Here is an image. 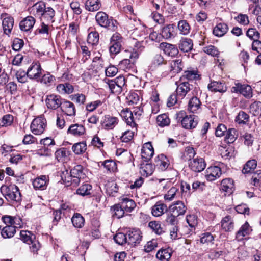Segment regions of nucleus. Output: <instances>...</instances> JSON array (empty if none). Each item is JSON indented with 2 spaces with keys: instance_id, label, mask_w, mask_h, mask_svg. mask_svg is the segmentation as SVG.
<instances>
[{
  "instance_id": "37",
  "label": "nucleus",
  "mask_w": 261,
  "mask_h": 261,
  "mask_svg": "<svg viewBox=\"0 0 261 261\" xmlns=\"http://www.w3.org/2000/svg\"><path fill=\"white\" fill-rule=\"evenodd\" d=\"M221 223L222 228L225 231H231L233 229V221L230 216H226L223 218Z\"/></svg>"
},
{
  "instance_id": "52",
  "label": "nucleus",
  "mask_w": 261,
  "mask_h": 261,
  "mask_svg": "<svg viewBox=\"0 0 261 261\" xmlns=\"http://www.w3.org/2000/svg\"><path fill=\"white\" fill-rule=\"evenodd\" d=\"M249 116L244 111H240L236 117L235 121L239 124H246L249 121Z\"/></svg>"
},
{
  "instance_id": "22",
  "label": "nucleus",
  "mask_w": 261,
  "mask_h": 261,
  "mask_svg": "<svg viewBox=\"0 0 261 261\" xmlns=\"http://www.w3.org/2000/svg\"><path fill=\"white\" fill-rule=\"evenodd\" d=\"M60 108L61 111L67 116H74L75 115V108L74 105L71 101L64 99Z\"/></svg>"
},
{
  "instance_id": "23",
  "label": "nucleus",
  "mask_w": 261,
  "mask_h": 261,
  "mask_svg": "<svg viewBox=\"0 0 261 261\" xmlns=\"http://www.w3.org/2000/svg\"><path fill=\"white\" fill-rule=\"evenodd\" d=\"M119 203L126 213L132 212L136 206L133 199L126 197H120Z\"/></svg>"
},
{
  "instance_id": "9",
  "label": "nucleus",
  "mask_w": 261,
  "mask_h": 261,
  "mask_svg": "<svg viewBox=\"0 0 261 261\" xmlns=\"http://www.w3.org/2000/svg\"><path fill=\"white\" fill-rule=\"evenodd\" d=\"M46 126V120L43 116L35 118L31 123L30 128L32 132L36 135L42 134Z\"/></svg>"
},
{
  "instance_id": "58",
  "label": "nucleus",
  "mask_w": 261,
  "mask_h": 261,
  "mask_svg": "<svg viewBox=\"0 0 261 261\" xmlns=\"http://www.w3.org/2000/svg\"><path fill=\"white\" fill-rule=\"evenodd\" d=\"M108 85L111 92L116 94H119L123 89L120 87L113 80H108Z\"/></svg>"
},
{
  "instance_id": "33",
  "label": "nucleus",
  "mask_w": 261,
  "mask_h": 261,
  "mask_svg": "<svg viewBox=\"0 0 261 261\" xmlns=\"http://www.w3.org/2000/svg\"><path fill=\"white\" fill-rule=\"evenodd\" d=\"M174 25L173 24H167L164 26L161 31L162 38L165 39H170L174 37Z\"/></svg>"
},
{
  "instance_id": "13",
  "label": "nucleus",
  "mask_w": 261,
  "mask_h": 261,
  "mask_svg": "<svg viewBox=\"0 0 261 261\" xmlns=\"http://www.w3.org/2000/svg\"><path fill=\"white\" fill-rule=\"evenodd\" d=\"M118 119L110 115H105L101 121L102 127L106 130L113 129L118 123Z\"/></svg>"
},
{
  "instance_id": "21",
  "label": "nucleus",
  "mask_w": 261,
  "mask_h": 261,
  "mask_svg": "<svg viewBox=\"0 0 261 261\" xmlns=\"http://www.w3.org/2000/svg\"><path fill=\"white\" fill-rule=\"evenodd\" d=\"M193 89V86L188 82H184L180 83L176 90L179 99H183L186 94Z\"/></svg>"
},
{
  "instance_id": "55",
  "label": "nucleus",
  "mask_w": 261,
  "mask_h": 261,
  "mask_svg": "<svg viewBox=\"0 0 261 261\" xmlns=\"http://www.w3.org/2000/svg\"><path fill=\"white\" fill-rule=\"evenodd\" d=\"M257 162L255 160H252L248 161L245 165L242 172L244 174L251 173L252 171L256 167Z\"/></svg>"
},
{
  "instance_id": "31",
  "label": "nucleus",
  "mask_w": 261,
  "mask_h": 261,
  "mask_svg": "<svg viewBox=\"0 0 261 261\" xmlns=\"http://www.w3.org/2000/svg\"><path fill=\"white\" fill-rule=\"evenodd\" d=\"M166 211V205L161 201H158L152 207L151 213L155 217H159L162 215Z\"/></svg>"
},
{
  "instance_id": "2",
  "label": "nucleus",
  "mask_w": 261,
  "mask_h": 261,
  "mask_svg": "<svg viewBox=\"0 0 261 261\" xmlns=\"http://www.w3.org/2000/svg\"><path fill=\"white\" fill-rule=\"evenodd\" d=\"M1 192L8 201L19 202L21 195L18 187L14 184L4 185L1 186Z\"/></svg>"
},
{
  "instance_id": "35",
  "label": "nucleus",
  "mask_w": 261,
  "mask_h": 261,
  "mask_svg": "<svg viewBox=\"0 0 261 261\" xmlns=\"http://www.w3.org/2000/svg\"><path fill=\"white\" fill-rule=\"evenodd\" d=\"M110 210L112 217L117 219L122 218L125 213L120 203L111 206Z\"/></svg>"
},
{
  "instance_id": "62",
  "label": "nucleus",
  "mask_w": 261,
  "mask_h": 261,
  "mask_svg": "<svg viewBox=\"0 0 261 261\" xmlns=\"http://www.w3.org/2000/svg\"><path fill=\"white\" fill-rule=\"evenodd\" d=\"M127 102L129 105L137 104L139 101V96L138 93L131 92L126 97Z\"/></svg>"
},
{
  "instance_id": "3",
  "label": "nucleus",
  "mask_w": 261,
  "mask_h": 261,
  "mask_svg": "<svg viewBox=\"0 0 261 261\" xmlns=\"http://www.w3.org/2000/svg\"><path fill=\"white\" fill-rule=\"evenodd\" d=\"M140 51L138 49H131L125 50L124 56L126 58L119 63L120 68L124 70L132 68L135 64L136 60L139 58Z\"/></svg>"
},
{
  "instance_id": "5",
  "label": "nucleus",
  "mask_w": 261,
  "mask_h": 261,
  "mask_svg": "<svg viewBox=\"0 0 261 261\" xmlns=\"http://www.w3.org/2000/svg\"><path fill=\"white\" fill-rule=\"evenodd\" d=\"M97 23L101 27L107 28L114 31L117 28V21L111 18H109L108 15L105 12H98L95 16Z\"/></svg>"
},
{
  "instance_id": "51",
  "label": "nucleus",
  "mask_w": 261,
  "mask_h": 261,
  "mask_svg": "<svg viewBox=\"0 0 261 261\" xmlns=\"http://www.w3.org/2000/svg\"><path fill=\"white\" fill-rule=\"evenodd\" d=\"M105 187L107 194L112 196H114L118 190L117 184L114 181L109 182L106 185Z\"/></svg>"
},
{
  "instance_id": "40",
  "label": "nucleus",
  "mask_w": 261,
  "mask_h": 261,
  "mask_svg": "<svg viewBox=\"0 0 261 261\" xmlns=\"http://www.w3.org/2000/svg\"><path fill=\"white\" fill-rule=\"evenodd\" d=\"M100 7L101 3L99 0H87L85 3V8L89 11H96Z\"/></svg>"
},
{
  "instance_id": "64",
  "label": "nucleus",
  "mask_w": 261,
  "mask_h": 261,
  "mask_svg": "<svg viewBox=\"0 0 261 261\" xmlns=\"http://www.w3.org/2000/svg\"><path fill=\"white\" fill-rule=\"evenodd\" d=\"M115 242L119 245H123L127 243V236L123 233H117L114 237Z\"/></svg>"
},
{
  "instance_id": "15",
  "label": "nucleus",
  "mask_w": 261,
  "mask_h": 261,
  "mask_svg": "<svg viewBox=\"0 0 261 261\" xmlns=\"http://www.w3.org/2000/svg\"><path fill=\"white\" fill-rule=\"evenodd\" d=\"M221 174V169L219 167L217 166H211L206 170L205 177L207 180L213 181L219 178Z\"/></svg>"
},
{
  "instance_id": "32",
  "label": "nucleus",
  "mask_w": 261,
  "mask_h": 261,
  "mask_svg": "<svg viewBox=\"0 0 261 261\" xmlns=\"http://www.w3.org/2000/svg\"><path fill=\"white\" fill-rule=\"evenodd\" d=\"M221 189L228 194H231L234 189V181L229 178L224 179L222 180Z\"/></svg>"
},
{
  "instance_id": "48",
  "label": "nucleus",
  "mask_w": 261,
  "mask_h": 261,
  "mask_svg": "<svg viewBox=\"0 0 261 261\" xmlns=\"http://www.w3.org/2000/svg\"><path fill=\"white\" fill-rule=\"evenodd\" d=\"M170 67L173 73H179L182 70L184 65L180 59H176L171 61Z\"/></svg>"
},
{
  "instance_id": "41",
  "label": "nucleus",
  "mask_w": 261,
  "mask_h": 261,
  "mask_svg": "<svg viewBox=\"0 0 261 261\" xmlns=\"http://www.w3.org/2000/svg\"><path fill=\"white\" fill-rule=\"evenodd\" d=\"M171 250L170 248L161 249L156 254V257L162 261H168L171 257Z\"/></svg>"
},
{
  "instance_id": "27",
  "label": "nucleus",
  "mask_w": 261,
  "mask_h": 261,
  "mask_svg": "<svg viewBox=\"0 0 261 261\" xmlns=\"http://www.w3.org/2000/svg\"><path fill=\"white\" fill-rule=\"evenodd\" d=\"M155 164L160 170L165 171L169 165V161L166 156L163 154H161L155 158Z\"/></svg>"
},
{
  "instance_id": "57",
  "label": "nucleus",
  "mask_w": 261,
  "mask_h": 261,
  "mask_svg": "<svg viewBox=\"0 0 261 261\" xmlns=\"http://www.w3.org/2000/svg\"><path fill=\"white\" fill-rule=\"evenodd\" d=\"M200 75L196 70H186L184 72L182 77L188 80H194L199 78Z\"/></svg>"
},
{
  "instance_id": "8",
  "label": "nucleus",
  "mask_w": 261,
  "mask_h": 261,
  "mask_svg": "<svg viewBox=\"0 0 261 261\" xmlns=\"http://www.w3.org/2000/svg\"><path fill=\"white\" fill-rule=\"evenodd\" d=\"M123 38L120 34L116 33L114 34L110 39V45L109 51L111 55L118 54L121 50Z\"/></svg>"
},
{
  "instance_id": "47",
  "label": "nucleus",
  "mask_w": 261,
  "mask_h": 261,
  "mask_svg": "<svg viewBox=\"0 0 261 261\" xmlns=\"http://www.w3.org/2000/svg\"><path fill=\"white\" fill-rule=\"evenodd\" d=\"M178 194V188L176 186L172 187L164 196V199L166 201H171L175 198L177 197Z\"/></svg>"
},
{
  "instance_id": "29",
  "label": "nucleus",
  "mask_w": 261,
  "mask_h": 261,
  "mask_svg": "<svg viewBox=\"0 0 261 261\" xmlns=\"http://www.w3.org/2000/svg\"><path fill=\"white\" fill-rule=\"evenodd\" d=\"M35 21V19L33 16H29L20 21L19 23L20 28L22 31H28L33 27Z\"/></svg>"
},
{
  "instance_id": "6",
  "label": "nucleus",
  "mask_w": 261,
  "mask_h": 261,
  "mask_svg": "<svg viewBox=\"0 0 261 261\" xmlns=\"http://www.w3.org/2000/svg\"><path fill=\"white\" fill-rule=\"evenodd\" d=\"M20 239L24 243L30 245L32 251L36 252L40 248V244L36 240L35 236L31 231L21 230L20 232Z\"/></svg>"
},
{
  "instance_id": "36",
  "label": "nucleus",
  "mask_w": 261,
  "mask_h": 261,
  "mask_svg": "<svg viewBox=\"0 0 261 261\" xmlns=\"http://www.w3.org/2000/svg\"><path fill=\"white\" fill-rule=\"evenodd\" d=\"M177 29L180 34L188 35L191 30V26L186 20H181L178 22Z\"/></svg>"
},
{
  "instance_id": "63",
  "label": "nucleus",
  "mask_w": 261,
  "mask_h": 261,
  "mask_svg": "<svg viewBox=\"0 0 261 261\" xmlns=\"http://www.w3.org/2000/svg\"><path fill=\"white\" fill-rule=\"evenodd\" d=\"M13 122V116L10 114L4 115L0 120L1 126H8L11 125Z\"/></svg>"
},
{
  "instance_id": "26",
  "label": "nucleus",
  "mask_w": 261,
  "mask_h": 261,
  "mask_svg": "<svg viewBox=\"0 0 261 261\" xmlns=\"http://www.w3.org/2000/svg\"><path fill=\"white\" fill-rule=\"evenodd\" d=\"M160 46L165 54L169 56L175 57L179 53L177 47L175 45L166 42H162L160 44Z\"/></svg>"
},
{
  "instance_id": "49",
  "label": "nucleus",
  "mask_w": 261,
  "mask_h": 261,
  "mask_svg": "<svg viewBox=\"0 0 261 261\" xmlns=\"http://www.w3.org/2000/svg\"><path fill=\"white\" fill-rule=\"evenodd\" d=\"M249 111L254 116H261V102L254 101L250 105Z\"/></svg>"
},
{
  "instance_id": "53",
  "label": "nucleus",
  "mask_w": 261,
  "mask_h": 261,
  "mask_svg": "<svg viewBox=\"0 0 261 261\" xmlns=\"http://www.w3.org/2000/svg\"><path fill=\"white\" fill-rule=\"evenodd\" d=\"M55 81V77L48 72L44 74L40 79L41 83L47 86H49L52 85Z\"/></svg>"
},
{
  "instance_id": "59",
  "label": "nucleus",
  "mask_w": 261,
  "mask_h": 261,
  "mask_svg": "<svg viewBox=\"0 0 261 261\" xmlns=\"http://www.w3.org/2000/svg\"><path fill=\"white\" fill-rule=\"evenodd\" d=\"M149 227L157 234H162L164 231L161 227V224L159 222L151 221L149 223Z\"/></svg>"
},
{
  "instance_id": "20",
  "label": "nucleus",
  "mask_w": 261,
  "mask_h": 261,
  "mask_svg": "<svg viewBox=\"0 0 261 261\" xmlns=\"http://www.w3.org/2000/svg\"><path fill=\"white\" fill-rule=\"evenodd\" d=\"M86 133L84 125L77 123L71 125L68 130L67 134L75 137H83Z\"/></svg>"
},
{
  "instance_id": "61",
  "label": "nucleus",
  "mask_w": 261,
  "mask_h": 261,
  "mask_svg": "<svg viewBox=\"0 0 261 261\" xmlns=\"http://www.w3.org/2000/svg\"><path fill=\"white\" fill-rule=\"evenodd\" d=\"M156 122L159 126L163 127L169 124L170 119L166 114H163L157 117Z\"/></svg>"
},
{
  "instance_id": "56",
  "label": "nucleus",
  "mask_w": 261,
  "mask_h": 261,
  "mask_svg": "<svg viewBox=\"0 0 261 261\" xmlns=\"http://www.w3.org/2000/svg\"><path fill=\"white\" fill-rule=\"evenodd\" d=\"M99 34L96 31H92L89 33L87 37V42L92 45H96L99 42Z\"/></svg>"
},
{
  "instance_id": "25",
  "label": "nucleus",
  "mask_w": 261,
  "mask_h": 261,
  "mask_svg": "<svg viewBox=\"0 0 261 261\" xmlns=\"http://www.w3.org/2000/svg\"><path fill=\"white\" fill-rule=\"evenodd\" d=\"M154 154V149L151 143L144 144L141 151V156L144 161H149Z\"/></svg>"
},
{
  "instance_id": "60",
  "label": "nucleus",
  "mask_w": 261,
  "mask_h": 261,
  "mask_svg": "<svg viewBox=\"0 0 261 261\" xmlns=\"http://www.w3.org/2000/svg\"><path fill=\"white\" fill-rule=\"evenodd\" d=\"M153 170L154 167L153 165L149 163L142 165L141 168V172L143 175H146V176L151 175L153 172Z\"/></svg>"
},
{
  "instance_id": "28",
  "label": "nucleus",
  "mask_w": 261,
  "mask_h": 261,
  "mask_svg": "<svg viewBox=\"0 0 261 261\" xmlns=\"http://www.w3.org/2000/svg\"><path fill=\"white\" fill-rule=\"evenodd\" d=\"M178 47L182 52H189L193 49V43L191 39L181 38L178 43Z\"/></svg>"
},
{
  "instance_id": "30",
  "label": "nucleus",
  "mask_w": 261,
  "mask_h": 261,
  "mask_svg": "<svg viewBox=\"0 0 261 261\" xmlns=\"http://www.w3.org/2000/svg\"><path fill=\"white\" fill-rule=\"evenodd\" d=\"M252 229L248 223L246 222L237 232L236 238L238 241H242L245 236L249 235Z\"/></svg>"
},
{
  "instance_id": "1",
  "label": "nucleus",
  "mask_w": 261,
  "mask_h": 261,
  "mask_svg": "<svg viewBox=\"0 0 261 261\" xmlns=\"http://www.w3.org/2000/svg\"><path fill=\"white\" fill-rule=\"evenodd\" d=\"M30 14L41 20L44 19L47 21L54 22L55 11L51 7H47L46 4L42 2H38L29 8Z\"/></svg>"
},
{
  "instance_id": "4",
  "label": "nucleus",
  "mask_w": 261,
  "mask_h": 261,
  "mask_svg": "<svg viewBox=\"0 0 261 261\" xmlns=\"http://www.w3.org/2000/svg\"><path fill=\"white\" fill-rule=\"evenodd\" d=\"M177 119L181 121L182 126L186 129L195 128L198 122V117L194 115H186L184 111H181L177 113Z\"/></svg>"
},
{
  "instance_id": "44",
  "label": "nucleus",
  "mask_w": 261,
  "mask_h": 261,
  "mask_svg": "<svg viewBox=\"0 0 261 261\" xmlns=\"http://www.w3.org/2000/svg\"><path fill=\"white\" fill-rule=\"evenodd\" d=\"M238 136L237 129L233 128L227 129L225 137V141L228 143H232L235 141Z\"/></svg>"
},
{
  "instance_id": "50",
  "label": "nucleus",
  "mask_w": 261,
  "mask_h": 261,
  "mask_svg": "<svg viewBox=\"0 0 261 261\" xmlns=\"http://www.w3.org/2000/svg\"><path fill=\"white\" fill-rule=\"evenodd\" d=\"M72 149L76 154H82L87 149L86 143L84 141L75 143L72 146Z\"/></svg>"
},
{
  "instance_id": "12",
  "label": "nucleus",
  "mask_w": 261,
  "mask_h": 261,
  "mask_svg": "<svg viewBox=\"0 0 261 261\" xmlns=\"http://www.w3.org/2000/svg\"><path fill=\"white\" fill-rule=\"evenodd\" d=\"M63 99L58 95L50 94L47 95L45 99L46 106L48 109L57 110L60 108Z\"/></svg>"
},
{
  "instance_id": "34",
  "label": "nucleus",
  "mask_w": 261,
  "mask_h": 261,
  "mask_svg": "<svg viewBox=\"0 0 261 261\" xmlns=\"http://www.w3.org/2000/svg\"><path fill=\"white\" fill-rule=\"evenodd\" d=\"M56 89L61 94H69L74 91V87L70 83H66L58 85Z\"/></svg>"
},
{
  "instance_id": "19",
  "label": "nucleus",
  "mask_w": 261,
  "mask_h": 261,
  "mask_svg": "<svg viewBox=\"0 0 261 261\" xmlns=\"http://www.w3.org/2000/svg\"><path fill=\"white\" fill-rule=\"evenodd\" d=\"M208 89L214 92L224 93L227 91V88L224 81H211L207 86Z\"/></svg>"
},
{
  "instance_id": "11",
  "label": "nucleus",
  "mask_w": 261,
  "mask_h": 261,
  "mask_svg": "<svg viewBox=\"0 0 261 261\" xmlns=\"http://www.w3.org/2000/svg\"><path fill=\"white\" fill-rule=\"evenodd\" d=\"M42 70L40 63L38 61L33 62L27 70V76L30 79L38 80L41 76Z\"/></svg>"
},
{
  "instance_id": "45",
  "label": "nucleus",
  "mask_w": 261,
  "mask_h": 261,
  "mask_svg": "<svg viewBox=\"0 0 261 261\" xmlns=\"http://www.w3.org/2000/svg\"><path fill=\"white\" fill-rule=\"evenodd\" d=\"M92 187L89 184H85L81 186L76 190V193L82 196L90 195L91 193Z\"/></svg>"
},
{
  "instance_id": "54",
  "label": "nucleus",
  "mask_w": 261,
  "mask_h": 261,
  "mask_svg": "<svg viewBox=\"0 0 261 261\" xmlns=\"http://www.w3.org/2000/svg\"><path fill=\"white\" fill-rule=\"evenodd\" d=\"M100 163H101V165L103 166L104 168L108 171L114 172L117 169V164L113 160H107L103 162H101Z\"/></svg>"
},
{
  "instance_id": "16",
  "label": "nucleus",
  "mask_w": 261,
  "mask_h": 261,
  "mask_svg": "<svg viewBox=\"0 0 261 261\" xmlns=\"http://www.w3.org/2000/svg\"><path fill=\"white\" fill-rule=\"evenodd\" d=\"M189 166L192 171L200 172L205 169L206 164L203 158H196L189 162Z\"/></svg>"
},
{
  "instance_id": "46",
  "label": "nucleus",
  "mask_w": 261,
  "mask_h": 261,
  "mask_svg": "<svg viewBox=\"0 0 261 261\" xmlns=\"http://www.w3.org/2000/svg\"><path fill=\"white\" fill-rule=\"evenodd\" d=\"M71 221L75 227L80 228L84 226L85 219L80 214L75 213L72 217Z\"/></svg>"
},
{
  "instance_id": "17",
  "label": "nucleus",
  "mask_w": 261,
  "mask_h": 261,
  "mask_svg": "<svg viewBox=\"0 0 261 261\" xmlns=\"http://www.w3.org/2000/svg\"><path fill=\"white\" fill-rule=\"evenodd\" d=\"M127 243L135 245L140 242L142 238L141 232L139 229H133L126 233Z\"/></svg>"
},
{
  "instance_id": "24",
  "label": "nucleus",
  "mask_w": 261,
  "mask_h": 261,
  "mask_svg": "<svg viewBox=\"0 0 261 261\" xmlns=\"http://www.w3.org/2000/svg\"><path fill=\"white\" fill-rule=\"evenodd\" d=\"M48 181V177L47 176L41 175L33 180V186L36 190H44L46 189Z\"/></svg>"
},
{
  "instance_id": "42",
  "label": "nucleus",
  "mask_w": 261,
  "mask_h": 261,
  "mask_svg": "<svg viewBox=\"0 0 261 261\" xmlns=\"http://www.w3.org/2000/svg\"><path fill=\"white\" fill-rule=\"evenodd\" d=\"M120 115L128 125L133 126L135 124L134 116L132 111L128 109L123 110L120 113Z\"/></svg>"
},
{
  "instance_id": "39",
  "label": "nucleus",
  "mask_w": 261,
  "mask_h": 261,
  "mask_svg": "<svg viewBox=\"0 0 261 261\" xmlns=\"http://www.w3.org/2000/svg\"><path fill=\"white\" fill-rule=\"evenodd\" d=\"M1 228V226H0ZM1 229V233L2 237L4 239L11 238L13 237L16 232V229L14 226H5Z\"/></svg>"
},
{
  "instance_id": "14",
  "label": "nucleus",
  "mask_w": 261,
  "mask_h": 261,
  "mask_svg": "<svg viewBox=\"0 0 261 261\" xmlns=\"http://www.w3.org/2000/svg\"><path fill=\"white\" fill-rule=\"evenodd\" d=\"M169 210L173 216H180L185 214L187 207L182 201H177L169 206Z\"/></svg>"
},
{
  "instance_id": "7",
  "label": "nucleus",
  "mask_w": 261,
  "mask_h": 261,
  "mask_svg": "<svg viewBox=\"0 0 261 261\" xmlns=\"http://www.w3.org/2000/svg\"><path fill=\"white\" fill-rule=\"evenodd\" d=\"M231 92L242 94L248 99L251 98L253 96L252 89L250 85L239 82L234 83V86L231 88Z\"/></svg>"
},
{
  "instance_id": "38",
  "label": "nucleus",
  "mask_w": 261,
  "mask_h": 261,
  "mask_svg": "<svg viewBox=\"0 0 261 261\" xmlns=\"http://www.w3.org/2000/svg\"><path fill=\"white\" fill-rule=\"evenodd\" d=\"M228 27L224 23H219L213 29V34L217 37L224 36L228 31Z\"/></svg>"
},
{
  "instance_id": "10",
  "label": "nucleus",
  "mask_w": 261,
  "mask_h": 261,
  "mask_svg": "<svg viewBox=\"0 0 261 261\" xmlns=\"http://www.w3.org/2000/svg\"><path fill=\"white\" fill-rule=\"evenodd\" d=\"M198 90L195 88L192 92L193 96L190 98L188 104V111L193 113H198L201 111V102L196 96L198 94Z\"/></svg>"
},
{
  "instance_id": "43",
  "label": "nucleus",
  "mask_w": 261,
  "mask_h": 261,
  "mask_svg": "<svg viewBox=\"0 0 261 261\" xmlns=\"http://www.w3.org/2000/svg\"><path fill=\"white\" fill-rule=\"evenodd\" d=\"M4 32L6 34L8 35L11 33L14 25V20L11 17L5 18L2 22Z\"/></svg>"
},
{
  "instance_id": "18",
  "label": "nucleus",
  "mask_w": 261,
  "mask_h": 261,
  "mask_svg": "<svg viewBox=\"0 0 261 261\" xmlns=\"http://www.w3.org/2000/svg\"><path fill=\"white\" fill-rule=\"evenodd\" d=\"M70 176L73 183L79 184L80 179H83L85 177L83 166L80 165L75 166L70 171Z\"/></svg>"
}]
</instances>
